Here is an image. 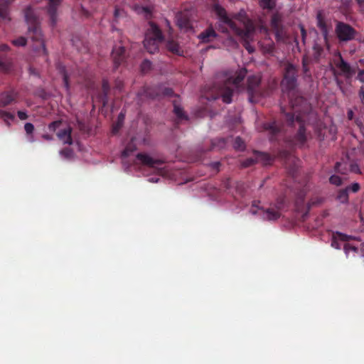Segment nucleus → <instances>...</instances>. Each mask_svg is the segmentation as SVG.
Returning a JSON list of instances; mask_svg holds the SVG:
<instances>
[{
  "mask_svg": "<svg viewBox=\"0 0 364 364\" xmlns=\"http://www.w3.org/2000/svg\"><path fill=\"white\" fill-rule=\"evenodd\" d=\"M215 11L219 16V28L222 32L227 33L230 29L236 35L250 37L253 30V21L247 16L245 11L240 10L233 18H230L225 9L219 5L215 6Z\"/></svg>",
  "mask_w": 364,
  "mask_h": 364,
  "instance_id": "1",
  "label": "nucleus"
},
{
  "mask_svg": "<svg viewBox=\"0 0 364 364\" xmlns=\"http://www.w3.org/2000/svg\"><path fill=\"white\" fill-rule=\"evenodd\" d=\"M25 19L28 25L27 36L33 42V50L40 55H43L48 61V52L46 48L45 39L42 33L40 22L31 7H27L24 11Z\"/></svg>",
  "mask_w": 364,
  "mask_h": 364,
  "instance_id": "2",
  "label": "nucleus"
},
{
  "mask_svg": "<svg viewBox=\"0 0 364 364\" xmlns=\"http://www.w3.org/2000/svg\"><path fill=\"white\" fill-rule=\"evenodd\" d=\"M247 75V70L242 68L233 76H226L220 81H217L214 85V89L223 100V102L229 104L232 102L233 92L237 90L244 80Z\"/></svg>",
  "mask_w": 364,
  "mask_h": 364,
  "instance_id": "3",
  "label": "nucleus"
},
{
  "mask_svg": "<svg viewBox=\"0 0 364 364\" xmlns=\"http://www.w3.org/2000/svg\"><path fill=\"white\" fill-rule=\"evenodd\" d=\"M150 27L145 33L144 46L151 54L159 50V46L163 41L164 36L161 29L153 22L150 23Z\"/></svg>",
  "mask_w": 364,
  "mask_h": 364,
  "instance_id": "4",
  "label": "nucleus"
},
{
  "mask_svg": "<svg viewBox=\"0 0 364 364\" xmlns=\"http://www.w3.org/2000/svg\"><path fill=\"white\" fill-rule=\"evenodd\" d=\"M281 110L284 114V119H285L287 124L288 126L293 125L295 119L299 123V128L296 134L294 136L293 144L294 145L303 146L307 140V135L306 132L304 122L301 120V118L299 115H297L295 118L294 114L290 112H285L283 108H281Z\"/></svg>",
  "mask_w": 364,
  "mask_h": 364,
  "instance_id": "5",
  "label": "nucleus"
},
{
  "mask_svg": "<svg viewBox=\"0 0 364 364\" xmlns=\"http://www.w3.org/2000/svg\"><path fill=\"white\" fill-rule=\"evenodd\" d=\"M333 63L337 70H334L335 75L343 76L346 80L351 79L355 74V68L350 66L342 57L340 52H336Z\"/></svg>",
  "mask_w": 364,
  "mask_h": 364,
  "instance_id": "6",
  "label": "nucleus"
},
{
  "mask_svg": "<svg viewBox=\"0 0 364 364\" xmlns=\"http://www.w3.org/2000/svg\"><path fill=\"white\" fill-rule=\"evenodd\" d=\"M336 35L339 42H348L355 39L357 31L347 23L337 21L335 28Z\"/></svg>",
  "mask_w": 364,
  "mask_h": 364,
  "instance_id": "7",
  "label": "nucleus"
},
{
  "mask_svg": "<svg viewBox=\"0 0 364 364\" xmlns=\"http://www.w3.org/2000/svg\"><path fill=\"white\" fill-rule=\"evenodd\" d=\"M263 130L267 132L270 141H279L284 136V127L278 121L273 120L263 124Z\"/></svg>",
  "mask_w": 364,
  "mask_h": 364,
  "instance_id": "8",
  "label": "nucleus"
},
{
  "mask_svg": "<svg viewBox=\"0 0 364 364\" xmlns=\"http://www.w3.org/2000/svg\"><path fill=\"white\" fill-rule=\"evenodd\" d=\"M282 21V16L279 13L274 14L272 16L270 25L277 42H284L287 38Z\"/></svg>",
  "mask_w": 364,
  "mask_h": 364,
  "instance_id": "9",
  "label": "nucleus"
},
{
  "mask_svg": "<svg viewBox=\"0 0 364 364\" xmlns=\"http://www.w3.org/2000/svg\"><path fill=\"white\" fill-rule=\"evenodd\" d=\"M298 70L291 63H288L285 67L282 85L289 91L294 90L297 86Z\"/></svg>",
  "mask_w": 364,
  "mask_h": 364,
  "instance_id": "10",
  "label": "nucleus"
},
{
  "mask_svg": "<svg viewBox=\"0 0 364 364\" xmlns=\"http://www.w3.org/2000/svg\"><path fill=\"white\" fill-rule=\"evenodd\" d=\"M143 95L149 99H156L161 97H171L174 95L173 90L170 87H164L162 85L146 87Z\"/></svg>",
  "mask_w": 364,
  "mask_h": 364,
  "instance_id": "11",
  "label": "nucleus"
},
{
  "mask_svg": "<svg viewBox=\"0 0 364 364\" xmlns=\"http://www.w3.org/2000/svg\"><path fill=\"white\" fill-rule=\"evenodd\" d=\"M260 77L257 75H250L247 78V92L249 100L255 102L258 100L261 93L259 90Z\"/></svg>",
  "mask_w": 364,
  "mask_h": 364,
  "instance_id": "12",
  "label": "nucleus"
},
{
  "mask_svg": "<svg viewBox=\"0 0 364 364\" xmlns=\"http://www.w3.org/2000/svg\"><path fill=\"white\" fill-rule=\"evenodd\" d=\"M136 159L144 166L150 168H156L162 165L164 161L162 159H154L147 154L139 153L136 155Z\"/></svg>",
  "mask_w": 364,
  "mask_h": 364,
  "instance_id": "13",
  "label": "nucleus"
},
{
  "mask_svg": "<svg viewBox=\"0 0 364 364\" xmlns=\"http://www.w3.org/2000/svg\"><path fill=\"white\" fill-rule=\"evenodd\" d=\"M126 56V50L124 46H115L113 47L112 57L115 68L125 60Z\"/></svg>",
  "mask_w": 364,
  "mask_h": 364,
  "instance_id": "14",
  "label": "nucleus"
},
{
  "mask_svg": "<svg viewBox=\"0 0 364 364\" xmlns=\"http://www.w3.org/2000/svg\"><path fill=\"white\" fill-rule=\"evenodd\" d=\"M18 92L14 90L3 92L0 95V107H5L16 101Z\"/></svg>",
  "mask_w": 364,
  "mask_h": 364,
  "instance_id": "15",
  "label": "nucleus"
},
{
  "mask_svg": "<svg viewBox=\"0 0 364 364\" xmlns=\"http://www.w3.org/2000/svg\"><path fill=\"white\" fill-rule=\"evenodd\" d=\"M48 13L50 16L51 25L53 26L57 22V11L58 8L63 0H48Z\"/></svg>",
  "mask_w": 364,
  "mask_h": 364,
  "instance_id": "16",
  "label": "nucleus"
},
{
  "mask_svg": "<svg viewBox=\"0 0 364 364\" xmlns=\"http://www.w3.org/2000/svg\"><path fill=\"white\" fill-rule=\"evenodd\" d=\"M72 131L73 129L70 127H67L65 129H60L56 135L59 140H60L64 144L71 145L73 144L72 139Z\"/></svg>",
  "mask_w": 364,
  "mask_h": 364,
  "instance_id": "17",
  "label": "nucleus"
},
{
  "mask_svg": "<svg viewBox=\"0 0 364 364\" xmlns=\"http://www.w3.org/2000/svg\"><path fill=\"white\" fill-rule=\"evenodd\" d=\"M353 238L354 237L350 235H348L340 232H336L333 235L331 246L336 249H340L341 247L338 240L348 242L353 240Z\"/></svg>",
  "mask_w": 364,
  "mask_h": 364,
  "instance_id": "18",
  "label": "nucleus"
},
{
  "mask_svg": "<svg viewBox=\"0 0 364 364\" xmlns=\"http://www.w3.org/2000/svg\"><path fill=\"white\" fill-rule=\"evenodd\" d=\"M217 36L218 35L213 27H208L199 34L198 38L202 43H209L213 41Z\"/></svg>",
  "mask_w": 364,
  "mask_h": 364,
  "instance_id": "19",
  "label": "nucleus"
},
{
  "mask_svg": "<svg viewBox=\"0 0 364 364\" xmlns=\"http://www.w3.org/2000/svg\"><path fill=\"white\" fill-rule=\"evenodd\" d=\"M173 113L178 118V120L188 119V116L183 112V108L181 106V100L179 96H177V99L173 101Z\"/></svg>",
  "mask_w": 364,
  "mask_h": 364,
  "instance_id": "20",
  "label": "nucleus"
},
{
  "mask_svg": "<svg viewBox=\"0 0 364 364\" xmlns=\"http://www.w3.org/2000/svg\"><path fill=\"white\" fill-rule=\"evenodd\" d=\"M258 44L260 50L264 54L273 55L275 50V46L272 41L268 40L259 41Z\"/></svg>",
  "mask_w": 364,
  "mask_h": 364,
  "instance_id": "21",
  "label": "nucleus"
},
{
  "mask_svg": "<svg viewBox=\"0 0 364 364\" xmlns=\"http://www.w3.org/2000/svg\"><path fill=\"white\" fill-rule=\"evenodd\" d=\"M177 25L181 28L189 29L191 28V22L186 14H179L176 16Z\"/></svg>",
  "mask_w": 364,
  "mask_h": 364,
  "instance_id": "22",
  "label": "nucleus"
},
{
  "mask_svg": "<svg viewBox=\"0 0 364 364\" xmlns=\"http://www.w3.org/2000/svg\"><path fill=\"white\" fill-rule=\"evenodd\" d=\"M281 216L280 212L274 208H269L264 210L262 217L269 220H277Z\"/></svg>",
  "mask_w": 364,
  "mask_h": 364,
  "instance_id": "23",
  "label": "nucleus"
},
{
  "mask_svg": "<svg viewBox=\"0 0 364 364\" xmlns=\"http://www.w3.org/2000/svg\"><path fill=\"white\" fill-rule=\"evenodd\" d=\"M102 92L100 95V101L102 102V105L105 106L108 102V94L110 90L109 84L107 80H102Z\"/></svg>",
  "mask_w": 364,
  "mask_h": 364,
  "instance_id": "24",
  "label": "nucleus"
},
{
  "mask_svg": "<svg viewBox=\"0 0 364 364\" xmlns=\"http://www.w3.org/2000/svg\"><path fill=\"white\" fill-rule=\"evenodd\" d=\"M166 48L168 50L172 53L173 54H176L178 55H181L183 54V50L181 49L178 43L173 40H169L167 41Z\"/></svg>",
  "mask_w": 364,
  "mask_h": 364,
  "instance_id": "25",
  "label": "nucleus"
},
{
  "mask_svg": "<svg viewBox=\"0 0 364 364\" xmlns=\"http://www.w3.org/2000/svg\"><path fill=\"white\" fill-rule=\"evenodd\" d=\"M254 154L257 163L261 162L264 165H267L272 161L271 156L267 153L255 151H254Z\"/></svg>",
  "mask_w": 364,
  "mask_h": 364,
  "instance_id": "26",
  "label": "nucleus"
},
{
  "mask_svg": "<svg viewBox=\"0 0 364 364\" xmlns=\"http://www.w3.org/2000/svg\"><path fill=\"white\" fill-rule=\"evenodd\" d=\"M255 29V24L253 23V30L252 31L251 34L250 35L249 38H247L246 36H243L242 35H237L242 39H243V41H244L243 46L245 48V49L248 51L249 53H252L255 51L254 48L250 44V41H251L253 38Z\"/></svg>",
  "mask_w": 364,
  "mask_h": 364,
  "instance_id": "27",
  "label": "nucleus"
},
{
  "mask_svg": "<svg viewBox=\"0 0 364 364\" xmlns=\"http://www.w3.org/2000/svg\"><path fill=\"white\" fill-rule=\"evenodd\" d=\"M353 0H341L340 11L343 15H348L351 13Z\"/></svg>",
  "mask_w": 364,
  "mask_h": 364,
  "instance_id": "28",
  "label": "nucleus"
},
{
  "mask_svg": "<svg viewBox=\"0 0 364 364\" xmlns=\"http://www.w3.org/2000/svg\"><path fill=\"white\" fill-rule=\"evenodd\" d=\"M359 65H357L355 68V73H357V76L355 79L358 80L361 83H364V58L360 59L358 60Z\"/></svg>",
  "mask_w": 364,
  "mask_h": 364,
  "instance_id": "29",
  "label": "nucleus"
},
{
  "mask_svg": "<svg viewBox=\"0 0 364 364\" xmlns=\"http://www.w3.org/2000/svg\"><path fill=\"white\" fill-rule=\"evenodd\" d=\"M227 140L225 138H217L211 141V146L209 150L222 149H224L227 144Z\"/></svg>",
  "mask_w": 364,
  "mask_h": 364,
  "instance_id": "30",
  "label": "nucleus"
},
{
  "mask_svg": "<svg viewBox=\"0 0 364 364\" xmlns=\"http://www.w3.org/2000/svg\"><path fill=\"white\" fill-rule=\"evenodd\" d=\"M58 69H59L60 73L63 76L64 87H65L67 91H69V90H70V84H69L68 75L67 74L65 68L64 66H63V65H58Z\"/></svg>",
  "mask_w": 364,
  "mask_h": 364,
  "instance_id": "31",
  "label": "nucleus"
},
{
  "mask_svg": "<svg viewBox=\"0 0 364 364\" xmlns=\"http://www.w3.org/2000/svg\"><path fill=\"white\" fill-rule=\"evenodd\" d=\"M337 199L342 203H348V192L346 188L338 191L337 194Z\"/></svg>",
  "mask_w": 364,
  "mask_h": 364,
  "instance_id": "32",
  "label": "nucleus"
},
{
  "mask_svg": "<svg viewBox=\"0 0 364 364\" xmlns=\"http://www.w3.org/2000/svg\"><path fill=\"white\" fill-rule=\"evenodd\" d=\"M0 117L4 119V122L9 127L11 125L9 120L13 121L15 119L14 114L1 109H0Z\"/></svg>",
  "mask_w": 364,
  "mask_h": 364,
  "instance_id": "33",
  "label": "nucleus"
},
{
  "mask_svg": "<svg viewBox=\"0 0 364 364\" xmlns=\"http://www.w3.org/2000/svg\"><path fill=\"white\" fill-rule=\"evenodd\" d=\"M317 26L324 35L327 33V26L321 14L317 15Z\"/></svg>",
  "mask_w": 364,
  "mask_h": 364,
  "instance_id": "34",
  "label": "nucleus"
},
{
  "mask_svg": "<svg viewBox=\"0 0 364 364\" xmlns=\"http://www.w3.org/2000/svg\"><path fill=\"white\" fill-rule=\"evenodd\" d=\"M309 58L306 56H304L302 58V70H303L304 74L306 77H311V74L309 73Z\"/></svg>",
  "mask_w": 364,
  "mask_h": 364,
  "instance_id": "35",
  "label": "nucleus"
},
{
  "mask_svg": "<svg viewBox=\"0 0 364 364\" xmlns=\"http://www.w3.org/2000/svg\"><path fill=\"white\" fill-rule=\"evenodd\" d=\"M233 147L238 151H242L245 148L244 141L239 136L236 137L234 140Z\"/></svg>",
  "mask_w": 364,
  "mask_h": 364,
  "instance_id": "36",
  "label": "nucleus"
},
{
  "mask_svg": "<svg viewBox=\"0 0 364 364\" xmlns=\"http://www.w3.org/2000/svg\"><path fill=\"white\" fill-rule=\"evenodd\" d=\"M136 146L132 144H129L125 149L123 150L122 153V156L123 158H126L129 156L132 152H134L136 150Z\"/></svg>",
  "mask_w": 364,
  "mask_h": 364,
  "instance_id": "37",
  "label": "nucleus"
},
{
  "mask_svg": "<svg viewBox=\"0 0 364 364\" xmlns=\"http://www.w3.org/2000/svg\"><path fill=\"white\" fill-rule=\"evenodd\" d=\"M260 6L263 9H272L275 6L274 0H259Z\"/></svg>",
  "mask_w": 364,
  "mask_h": 364,
  "instance_id": "38",
  "label": "nucleus"
},
{
  "mask_svg": "<svg viewBox=\"0 0 364 364\" xmlns=\"http://www.w3.org/2000/svg\"><path fill=\"white\" fill-rule=\"evenodd\" d=\"M9 50V47L8 45L2 44L0 46V68H4V55L2 53L6 52Z\"/></svg>",
  "mask_w": 364,
  "mask_h": 364,
  "instance_id": "39",
  "label": "nucleus"
},
{
  "mask_svg": "<svg viewBox=\"0 0 364 364\" xmlns=\"http://www.w3.org/2000/svg\"><path fill=\"white\" fill-rule=\"evenodd\" d=\"M257 162H256L255 157V158H247L241 161V166L242 168H247V167H250V166H253Z\"/></svg>",
  "mask_w": 364,
  "mask_h": 364,
  "instance_id": "40",
  "label": "nucleus"
},
{
  "mask_svg": "<svg viewBox=\"0 0 364 364\" xmlns=\"http://www.w3.org/2000/svg\"><path fill=\"white\" fill-rule=\"evenodd\" d=\"M329 182L333 185L340 186L342 184V178L339 176L332 175L329 178Z\"/></svg>",
  "mask_w": 364,
  "mask_h": 364,
  "instance_id": "41",
  "label": "nucleus"
},
{
  "mask_svg": "<svg viewBox=\"0 0 364 364\" xmlns=\"http://www.w3.org/2000/svg\"><path fill=\"white\" fill-rule=\"evenodd\" d=\"M348 192H352V193H358L360 190V186L358 183H353L351 185H349L346 187Z\"/></svg>",
  "mask_w": 364,
  "mask_h": 364,
  "instance_id": "42",
  "label": "nucleus"
},
{
  "mask_svg": "<svg viewBox=\"0 0 364 364\" xmlns=\"http://www.w3.org/2000/svg\"><path fill=\"white\" fill-rule=\"evenodd\" d=\"M27 39L25 37L21 36L14 41L12 43L16 46H24L26 45Z\"/></svg>",
  "mask_w": 364,
  "mask_h": 364,
  "instance_id": "43",
  "label": "nucleus"
},
{
  "mask_svg": "<svg viewBox=\"0 0 364 364\" xmlns=\"http://www.w3.org/2000/svg\"><path fill=\"white\" fill-rule=\"evenodd\" d=\"M60 154L63 157L69 159L73 156V151L70 148H64L60 150Z\"/></svg>",
  "mask_w": 364,
  "mask_h": 364,
  "instance_id": "44",
  "label": "nucleus"
},
{
  "mask_svg": "<svg viewBox=\"0 0 364 364\" xmlns=\"http://www.w3.org/2000/svg\"><path fill=\"white\" fill-rule=\"evenodd\" d=\"M151 63L148 60H144L141 65V69L143 73L148 72L151 69Z\"/></svg>",
  "mask_w": 364,
  "mask_h": 364,
  "instance_id": "45",
  "label": "nucleus"
},
{
  "mask_svg": "<svg viewBox=\"0 0 364 364\" xmlns=\"http://www.w3.org/2000/svg\"><path fill=\"white\" fill-rule=\"evenodd\" d=\"M61 124L62 122L60 120L54 121L48 125V129L50 132H55Z\"/></svg>",
  "mask_w": 364,
  "mask_h": 364,
  "instance_id": "46",
  "label": "nucleus"
},
{
  "mask_svg": "<svg viewBox=\"0 0 364 364\" xmlns=\"http://www.w3.org/2000/svg\"><path fill=\"white\" fill-rule=\"evenodd\" d=\"M285 200L284 197H279L277 198L274 208L279 211L283 208Z\"/></svg>",
  "mask_w": 364,
  "mask_h": 364,
  "instance_id": "47",
  "label": "nucleus"
},
{
  "mask_svg": "<svg viewBox=\"0 0 364 364\" xmlns=\"http://www.w3.org/2000/svg\"><path fill=\"white\" fill-rule=\"evenodd\" d=\"M259 203H260L259 200H254L252 202V207H251V208L250 210V212L252 215H255V214L257 213V209L259 208Z\"/></svg>",
  "mask_w": 364,
  "mask_h": 364,
  "instance_id": "48",
  "label": "nucleus"
},
{
  "mask_svg": "<svg viewBox=\"0 0 364 364\" xmlns=\"http://www.w3.org/2000/svg\"><path fill=\"white\" fill-rule=\"evenodd\" d=\"M304 101V98L301 97H298L295 99V102H293L292 100H291L290 103L291 105V107L293 108L294 110H295L296 112H298L299 109H296V107L297 106L298 104H301Z\"/></svg>",
  "mask_w": 364,
  "mask_h": 364,
  "instance_id": "49",
  "label": "nucleus"
},
{
  "mask_svg": "<svg viewBox=\"0 0 364 364\" xmlns=\"http://www.w3.org/2000/svg\"><path fill=\"white\" fill-rule=\"evenodd\" d=\"M24 129H25L26 134H31L34 131V126L33 124H31L30 122H27L24 125Z\"/></svg>",
  "mask_w": 364,
  "mask_h": 364,
  "instance_id": "50",
  "label": "nucleus"
},
{
  "mask_svg": "<svg viewBox=\"0 0 364 364\" xmlns=\"http://www.w3.org/2000/svg\"><path fill=\"white\" fill-rule=\"evenodd\" d=\"M344 251L348 253L349 251L356 252L358 248L349 243H346L343 247Z\"/></svg>",
  "mask_w": 364,
  "mask_h": 364,
  "instance_id": "51",
  "label": "nucleus"
},
{
  "mask_svg": "<svg viewBox=\"0 0 364 364\" xmlns=\"http://www.w3.org/2000/svg\"><path fill=\"white\" fill-rule=\"evenodd\" d=\"M296 161H297V159H296L295 157H293L292 158V161L294 162V165L292 166V167H291L289 168V173L291 174H292L293 176L296 173V172L297 171V166L296 165Z\"/></svg>",
  "mask_w": 364,
  "mask_h": 364,
  "instance_id": "52",
  "label": "nucleus"
},
{
  "mask_svg": "<svg viewBox=\"0 0 364 364\" xmlns=\"http://www.w3.org/2000/svg\"><path fill=\"white\" fill-rule=\"evenodd\" d=\"M358 96L360 99V102L364 105V85H362L358 90Z\"/></svg>",
  "mask_w": 364,
  "mask_h": 364,
  "instance_id": "53",
  "label": "nucleus"
},
{
  "mask_svg": "<svg viewBox=\"0 0 364 364\" xmlns=\"http://www.w3.org/2000/svg\"><path fill=\"white\" fill-rule=\"evenodd\" d=\"M359 7V11L364 15V0H355Z\"/></svg>",
  "mask_w": 364,
  "mask_h": 364,
  "instance_id": "54",
  "label": "nucleus"
},
{
  "mask_svg": "<svg viewBox=\"0 0 364 364\" xmlns=\"http://www.w3.org/2000/svg\"><path fill=\"white\" fill-rule=\"evenodd\" d=\"M17 115L21 120H25L28 118V114L23 111H18Z\"/></svg>",
  "mask_w": 364,
  "mask_h": 364,
  "instance_id": "55",
  "label": "nucleus"
},
{
  "mask_svg": "<svg viewBox=\"0 0 364 364\" xmlns=\"http://www.w3.org/2000/svg\"><path fill=\"white\" fill-rule=\"evenodd\" d=\"M123 87V82L122 81L117 80L115 82L114 88L119 91H121Z\"/></svg>",
  "mask_w": 364,
  "mask_h": 364,
  "instance_id": "56",
  "label": "nucleus"
},
{
  "mask_svg": "<svg viewBox=\"0 0 364 364\" xmlns=\"http://www.w3.org/2000/svg\"><path fill=\"white\" fill-rule=\"evenodd\" d=\"M301 28V39L304 43H305V40L306 37V31L305 30L304 27L303 26H300Z\"/></svg>",
  "mask_w": 364,
  "mask_h": 364,
  "instance_id": "57",
  "label": "nucleus"
},
{
  "mask_svg": "<svg viewBox=\"0 0 364 364\" xmlns=\"http://www.w3.org/2000/svg\"><path fill=\"white\" fill-rule=\"evenodd\" d=\"M313 48L315 50L317 56H319L321 55V51L323 50L321 47L320 46H318V44L314 45Z\"/></svg>",
  "mask_w": 364,
  "mask_h": 364,
  "instance_id": "58",
  "label": "nucleus"
},
{
  "mask_svg": "<svg viewBox=\"0 0 364 364\" xmlns=\"http://www.w3.org/2000/svg\"><path fill=\"white\" fill-rule=\"evenodd\" d=\"M341 166V162H338V161L336 162V164H335V166H334V169H335V171L343 174L345 172L340 169V166Z\"/></svg>",
  "mask_w": 364,
  "mask_h": 364,
  "instance_id": "59",
  "label": "nucleus"
},
{
  "mask_svg": "<svg viewBox=\"0 0 364 364\" xmlns=\"http://www.w3.org/2000/svg\"><path fill=\"white\" fill-rule=\"evenodd\" d=\"M211 166L214 169L218 170L220 166V163L219 161L213 162L211 164Z\"/></svg>",
  "mask_w": 364,
  "mask_h": 364,
  "instance_id": "60",
  "label": "nucleus"
},
{
  "mask_svg": "<svg viewBox=\"0 0 364 364\" xmlns=\"http://www.w3.org/2000/svg\"><path fill=\"white\" fill-rule=\"evenodd\" d=\"M42 138L47 141H51L53 139L51 135L48 134H43Z\"/></svg>",
  "mask_w": 364,
  "mask_h": 364,
  "instance_id": "61",
  "label": "nucleus"
},
{
  "mask_svg": "<svg viewBox=\"0 0 364 364\" xmlns=\"http://www.w3.org/2000/svg\"><path fill=\"white\" fill-rule=\"evenodd\" d=\"M348 119L351 120L353 117V112L352 110H348L347 112Z\"/></svg>",
  "mask_w": 364,
  "mask_h": 364,
  "instance_id": "62",
  "label": "nucleus"
},
{
  "mask_svg": "<svg viewBox=\"0 0 364 364\" xmlns=\"http://www.w3.org/2000/svg\"><path fill=\"white\" fill-rule=\"evenodd\" d=\"M337 85L340 87L341 90L343 92V89L342 87L343 82L338 79L336 80Z\"/></svg>",
  "mask_w": 364,
  "mask_h": 364,
  "instance_id": "63",
  "label": "nucleus"
},
{
  "mask_svg": "<svg viewBox=\"0 0 364 364\" xmlns=\"http://www.w3.org/2000/svg\"><path fill=\"white\" fill-rule=\"evenodd\" d=\"M120 127V124L119 123H118L114 128H113V132L114 133H116L118 130V129H119Z\"/></svg>",
  "mask_w": 364,
  "mask_h": 364,
  "instance_id": "64",
  "label": "nucleus"
}]
</instances>
